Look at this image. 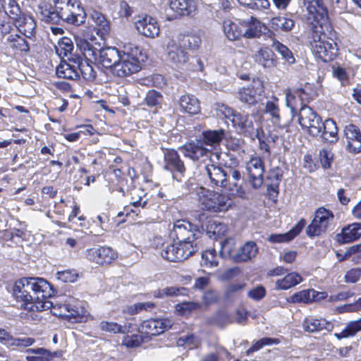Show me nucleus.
<instances>
[{
	"mask_svg": "<svg viewBox=\"0 0 361 361\" xmlns=\"http://www.w3.org/2000/svg\"><path fill=\"white\" fill-rule=\"evenodd\" d=\"M303 6L310 16L309 18H312L316 22L315 25L322 27L323 24L327 23L328 12L322 0H303Z\"/></svg>",
	"mask_w": 361,
	"mask_h": 361,
	"instance_id": "obj_18",
	"label": "nucleus"
},
{
	"mask_svg": "<svg viewBox=\"0 0 361 361\" xmlns=\"http://www.w3.org/2000/svg\"><path fill=\"white\" fill-rule=\"evenodd\" d=\"M99 328L103 331L112 334H126L129 331V326H121L116 322L102 321Z\"/></svg>",
	"mask_w": 361,
	"mask_h": 361,
	"instance_id": "obj_51",
	"label": "nucleus"
},
{
	"mask_svg": "<svg viewBox=\"0 0 361 361\" xmlns=\"http://www.w3.org/2000/svg\"><path fill=\"white\" fill-rule=\"evenodd\" d=\"M267 180L269 181L268 188L273 191H276L280 182L283 178V171L279 167H275L269 171L267 174Z\"/></svg>",
	"mask_w": 361,
	"mask_h": 361,
	"instance_id": "obj_50",
	"label": "nucleus"
},
{
	"mask_svg": "<svg viewBox=\"0 0 361 361\" xmlns=\"http://www.w3.org/2000/svg\"><path fill=\"white\" fill-rule=\"evenodd\" d=\"M85 255L90 261L101 265L110 264L117 258V253L110 247L87 249Z\"/></svg>",
	"mask_w": 361,
	"mask_h": 361,
	"instance_id": "obj_19",
	"label": "nucleus"
},
{
	"mask_svg": "<svg viewBox=\"0 0 361 361\" xmlns=\"http://www.w3.org/2000/svg\"><path fill=\"white\" fill-rule=\"evenodd\" d=\"M361 331V318L349 322L346 324L344 329L340 333L334 334V336L338 340L354 336L357 332Z\"/></svg>",
	"mask_w": 361,
	"mask_h": 361,
	"instance_id": "obj_46",
	"label": "nucleus"
},
{
	"mask_svg": "<svg viewBox=\"0 0 361 361\" xmlns=\"http://www.w3.org/2000/svg\"><path fill=\"white\" fill-rule=\"evenodd\" d=\"M258 252V247L255 242L247 241L238 250L235 256V262H244L254 258Z\"/></svg>",
	"mask_w": 361,
	"mask_h": 361,
	"instance_id": "obj_38",
	"label": "nucleus"
},
{
	"mask_svg": "<svg viewBox=\"0 0 361 361\" xmlns=\"http://www.w3.org/2000/svg\"><path fill=\"white\" fill-rule=\"evenodd\" d=\"M180 110L189 114H197L200 112V105L198 99L193 94H186L178 99Z\"/></svg>",
	"mask_w": 361,
	"mask_h": 361,
	"instance_id": "obj_31",
	"label": "nucleus"
},
{
	"mask_svg": "<svg viewBox=\"0 0 361 361\" xmlns=\"http://www.w3.org/2000/svg\"><path fill=\"white\" fill-rule=\"evenodd\" d=\"M223 28L226 37L231 41L238 39L243 36L242 27L230 19L224 21Z\"/></svg>",
	"mask_w": 361,
	"mask_h": 361,
	"instance_id": "obj_43",
	"label": "nucleus"
},
{
	"mask_svg": "<svg viewBox=\"0 0 361 361\" xmlns=\"http://www.w3.org/2000/svg\"><path fill=\"white\" fill-rule=\"evenodd\" d=\"M305 220L302 219L288 232L282 234H271L269 236L268 240L273 243H287L297 236L305 226Z\"/></svg>",
	"mask_w": 361,
	"mask_h": 361,
	"instance_id": "obj_35",
	"label": "nucleus"
},
{
	"mask_svg": "<svg viewBox=\"0 0 361 361\" xmlns=\"http://www.w3.org/2000/svg\"><path fill=\"white\" fill-rule=\"evenodd\" d=\"M200 307V305L194 302H183L176 305V310L182 315H188Z\"/></svg>",
	"mask_w": 361,
	"mask_h": 361,
	"instance_id": "obj_58",
	"label": "nucleus"
},
{
	"mask_svg": "<svg viewBox=\"0 0 361 361\" xmlns=\"http://www.w3.org/2000/svg\"><path fill=\"white\" fill-rule=\"evenodd\" d=\"M238 250L236 247L235 240L233 238H228L221 243L219 254L222 257L230 258L235 262V256L238 254Z\"/></svg>",
	"mask_w": 361,
	"mask_h": 361,
	"instance_id": "obj_41",
	"label": "nucleus"
},
{
	"mask_svg": "<svg viewBox=\"0 0 361 361\" xmlns=\"http://www.w3.org/2000/svg\"><path fill=\"white\" fill-rule=\"evenodd\" d=\"M122 52L116 47L102 48L97 63H101L106 68H110L112 72L114 66L119 61Z\"/></svg>",
	"mask_w": 361,
	"mask_h": 361,
	"instance_id": "obj_27",
	"label": "nucleus"
},
{
	"mask_svg": "<svg viewBox=\"0 0 361 361\" xmlns=\"http://www.w3.org/2000/svg\"><path fill=\"white\" fill-rule=\"evenodd\" d=\"M344 133L347 139V149L349 152L357 154L361 152V132L354 124L345 127Z\"/></svg>",
	"mask_w": 361,
	"mask_h": 361,
	"instance_id": "obj_24",
	"label": "nucleus"
},
{
	"mask_svg": "<svg viewBox=\"0 0 361 361\" xmlns=\"http://www.w3.org/2000/svg\"><path fill=\"white\" fill-rule=\"evenodd\" d=\"M27 352L35 354V355L27 356V361H50L54 357L50 351L43 348L29 349Z\"/></svg>",
	"mask_w": 361,
	"mask_h": 361,
	"instance_id": "obj_49",
	"label": "nucleus"
},
{
	"mask_svg": "<svg viewBox=\"0 0 361 361\" xmlns=\"http://www.w3.org/2000/svg\"><path fill=\"white\" fill-rule=\"evenodd\" d=\"M161 99V94L154 90H149L145 97V102L148 106H156L159 105Z\"/></svg>",
	"mask_w": 361,
	"mask_h": 361,
	"instance_id": "obj_64",
	"label": "nucleus"
},
{
	"mask_svg": "<svg viewBox=\"0 0 361 361\" xmlns=\"http://www.w3.org/2000/svg\"><path fill=\"white\" fill-rule=\"evenodd\" d=\"M302 329L308 333H317L323 330L331 331L334 325L324 318H316L313 316L305 317L302 322Z\"/></svg>",
	"mask_w": 361,
	"mask_h": 361,
	"instance_id": "obj_25",
	"label": "nucleus"
},
{
	"mask_svg": "<svg viewBox=\"0 0 361 361\" xmlns=\"http://www.w3.org/2000/svg\"><path fill=\"white\" fill-rule=\"evenodd\" d=\"M7 40L9 42L11 47L13 49H16L20 51L25 52H27L30 50L28 42L25 38L18 35H11L8 37Z\"/></svg>",
	"mask_w": 361,
	"mask_h": 361,
	"instance_id": "obj_53",
	"label": "nucleus"
},
{
	"mask_svg": "<svg viewBox=\"0 0 361 361\" xmlns=\"http://www.w3.org/2000/svg\"><path fill=\"white\" fill-rule=\"evenodd\" d=\"M171 9L180 16H190L196 10L193 0H169Z\"/></svg>",
	"mask_w": 361,
	"mask_h": 361,
	"instance_id": "obj_37",
	"label": "nucleus"
},
{
	"mask_svg": "<svg viewBox=\"0 0 361 361\" xmlns=\"http://www.w3.org/2000/svg\"><path fill=\"white\" fill-rule=\"evenodd\" d=\"M226 130L220 128L218 130H207L202 133V140H195L200 141L202 145L216 147L219 145L225 137ZM204 147V145H202Z\"/></svg>",
	"mask_w": 361,
	"mask_h": 361,
	"instance_id": "obj_36",
	"label": "nucleus"
},
{
	"mask_svg": "<svg viewBox=\"0 0 361 361\" xmlns=\"http://www.w3.org/2000/svg\"><path fill=\"white\" fill-rule=\"evenodd\" d=\"M187 290L185 288H177V287H166L161 290H159L156 294L157 298H164V296H178L180 295H185Z\"/></svg>",
	"mask_w": 361,
	"mask_h": 361,
	"instance_id": "obj_57",
	"label": "nucleus"
},
{
	"mask_svg": "<svg viewBox=\"0 0 361 361\" xmlns=\"http://www.w3.org/2000/svg\"><path fill=\"white\" fill-rule=\"evenodd\" d=\"M18 6L16 0H0V12L4 11L9 18L12 15H17Z\"/></svg>",
	"mask_w": 361,
	"mask_h": 361,
	"instance_id": "obj_55",
	"label": "nucleus"
},
{
	"mask_svg": "<svg viewBox=\"0 0 361 361\" xmlns=\"http://www.w3.org/2000/svg\"><path fill=\"white\" fill-rule=\"evenodd\" d=\"M233 127L235 131L244 136L248 137L252 140L258 136L259 128L255 127L252 119L247 114L238 113L231 119Z\"/></svg>",
	"mask_w": 361,
	"mask_h": 361,
	"instance_id": "obj_14",
	"label": "nucleus"
},
{
	"mask_svg": "<svg viewBox=\"0 0 361 361\" xmlns=\"http://www.w3.org/2000/svg\"><path fill=\"white\" fill-rule=\"evenodd\" d=\"M210 322L219 326H224L233 322L229 314L225 312H217L210 320Z\"/></svg>",
	"mask_w": 361,
	"mask_h": 361,
	"instance_id": "obj_60",
	"label": "nucleus"
},
{
	"mask_svg": "<svg viewBox=\"0 0 361 361\" xmlns=\"http://www.w3.org/2000/svg\"><path fill=\"white\" fill-rule=\"evenodd\" d=\"M319 28V25H312L308 42L315 55L323 61H331L336 55V44L332 39L326 40V35Z\"/></svg>",
	"mask_w": 361,
	"mask_h": 361,
	"instance_id": "obj_4",
	"label": "nucleus"
},
{
	"mask_svg": "<svg viewBox=\"0 0 361 361\" xmlns=\"http://www.w3.org/2000/svg\"><path fill=\"white\" fill-rule=\"evenodd\" d=\"M73 59L75 56L68 58V62L62 61L56 67V73L59 78L74 80L80 77L77 65L71 61Z\"/></svg>",
	"mask_w": 361,
	"mask_h": 361,
	"instance_id": "obj_29",
	"label": "nucleus"
},
{
	"mask_svg": "<svg viewBox=\"0 0 361 361\" xmlns=\"http://www.w3.org/2000/svg\"><path fill=\"white\" fill-rule=\"evenodd\" d=\"M90 16L92 21L94 23L97 34L102 38L107 36L110 32L111 25L105 16L97 11H92Z\"/></svg>",
	"mask_w": 361,
	"mask_h": 361,
	"instance_id": "obj_33",
	"label": "nucleus"
},
{
	"mask_svg": "<svg viewBox=\"0 0 361 361\" xmlns=\"http://www.w3.org/2000/svg\"><path fill=\"white\" fill-rule=\"evenodd\" d=\"M279 111L278 99L276 97H274L272 100H269L267 102L264 111L265 113L270 115L273 123L278 126L280 125L281 122Z\"/></svg>",
	"mask_w": 361,
	"mask_h": 361,
	"instance_id": "obj_48",
	"label": "nucleus"
},
{
	"mask_svg": "<svg viewBox=\"0 0 361 361\" xmlns=\"http://www.w3.org/2000/svg\"><path fill=\"white\" fill-rule=\"evenodd\" d=\"M16 27L19 32L27 38H32L35 32L36 23L34 19L29 16L25 15L18 6V12L16 16H11Z\"/></svg>",
	"mask_w": 361,
	"mask_h": 361,
	"instance_id": "obj_21",
	"label": "nucleus"
},
{
	"mask_svg": "<svg viewBox=\"0 0 361 361\" xmlns=\"http://www.w3.org/2000/svg\"><path fill=\"white\" fill-rule=\"evenodd\" d=\"M295 26V21L286 16L274 17L271 20V27L276 31L288 32Z\"/></svg>",
	"mask_w": 361,
	"mask_h": 361,
	"instance_id": "obj_45",
	"label": "nucleus"
},
{
	"mask_svg": "<svg viewBox=\"0 0 361 361\" xmlns=\"http://www.w3.org/2000/svg\"><path fill=\"white\" fill-rule=\"evenodd\" d=\"M318 137H320L324 142L331 144L336 143L338 140V128L336 122L331 118L322 121L321 133Z\"/></svg>",
	"mask_w": 361,
	"mask_h": 361,
	"instance_id": "obj_32",
	"label": "nucleus"
},
{
	"mask_svg": "<svg viewBox=\"0 0 361 361\" xmlns=\"http://www.w3.org/2000/svg\"><path fill=\"white\" fill-rule=\"evenodd\" d=\"M297 99L300 101V104L307 105L310 102V95L306 92L305 89L299 88L293 92V93L288 92L286 95V106L290 109L292 118L297 114Z\"/></svg>",
	"mask_w": 361,
	"mask_h": 361,
	"instance_id": "obj_26",
	"label": "nucleus"
},
{
	"mask_svg": "<svg viewBox=\"0 0 361 361\" xmlns=\"http://www.w3.org/2000/svg\"><path fill=\"white\" fill-rule=\"evenodd\" d=\"M319 295V293L314 289L303 290L293 294L288 301L293 303H310L316 300Z\"/></svg>",
	"mask_w": 361,
	"mask_h": 361,
	"instance_id": "obj_42",
	"label": "nucleus"
},
{
	"mask_svg": "<svg viewBox=\"0 0 361 361\" xmlns=\"http://www.w3.org/2000/svg\"><path fill=\"white\" fill-rule=\"evenodd\" d=\"M76 46L83 55L85 59L90 62L98 61L101 49L95 47L92 43L83 38L76 39Z\"/></svg>",
	"mask_w": 361,
	"mask_h": 361,
	"instance_id": "obj_28",
	"label": "nucleus"
},
{
	"mask_svg": "<svg viewBox=\"0 0 361 361\" xmlns=\"http://www.w3.org/2000/svg\"><path fill=\"white\" fill-rule=\"evenodd\" d=\"M199 202L205 210L212 212L227 211L232 202L224 195L200 187L197 190Z\"/></svg>",
	"mask_w": 361,
	"mask_h": 361,
	"instance_id": "obj_6",
	"label": "nucleus"
},
{
	"mask_svg": "<svg viewBox=\"0 0 361 361\" xmlns=\"http://www.w3.org/2000/svg\"><path fill=\"white\" fill-rule=\"evenodd\" d=\"M226 185L224 186L232 195L243 197L245 191L242 186L243 178L241 173L237 169H230L227 173Z\"/></svg>",
	"mask_w": 361,
	"mask_h": 361,
	"instance_id": "obj_23",
	"label": "nucleus"
},
{
	"mask_svg": "<svg viewBox=\"0 0 361 361\" xmlns=\"http://www.w3.org/2000/svg\"><path fill=\"white\" fill-rule=\"evenodd\" d=\"M71 61L77 65L79 74H81L84 79L91 81L95 78L96 72L90 65V61L83 59L80 56H75V59Z\"/></svg>",
	"mask_w": 361,
	"mask_h": 361,
	"instance_id": "obj_40",
	"label": "nucleus"
},
{
	"mask_svg": "<svg viewBox=\"0 0 361 361\" xmlns=\"http://www.w3.org/2000/svg\"><path fill=\"white\" fill-rule=\"evenodd\" d=\"M218 262L215 250H207L202 252L201 265L206 267L217 266Z\"/></svg>",
	"mask_w": 361,
	"mask_h": 361,
	"instance_id": "obj_56",
	"label": "nucleus"
},
{
	"mask_svg": "<svg viewBox=\"0 0 361 361\" xmlns=\"http://www.w3.org/2000/svg\"><path fill=\"white\" fill-rule=\"evenodd\" d=\"M32 291V305L25 304V310L30 312H42L51 307L56 308L57 303L48 300L54 294V290L50 283L42 278H28Z\"/></svg>",
	"mask_w": 361,
	"mask_h": 361,
	"instance_id": "obj_3",
	"label": "nucleus"
},
{
	"mask_svg": "<svg viewBox=\"0 0 361 361\" xmlns=\"http://www.w3.org/2000/svg\"><path fill=\"white\" fill-rule=\"evenodd\" d=\"M140 52L137 47L131 49L130 51L126 48L121 53L119 61L114 66L112 73L118 77L124 78L138 72L141 68L137 56Z\"/></svg>",
	"mask_w": 361,
	"mask_h": 361,
	"instance_id": "obj_7",
	"label": "nucleus"
},
{
	"mask_svg": "<svg viewBox=\"0 0 361 361\" xmlns=\"http://www.w3.org/2000/svg\"><path fill=\"white\" fill-rule=\"evenodd\" d=\"M255 61L264 68H274L277 65L275 54L269 48H261L254 55Z\"/></svg>",
	"mask_w": 361,
	"mask_h": 361,
	"instance_id": "obj_34",
	"label": "nucleus"
},
{
	"mask_svg": "<svg viewBox=\"0 0 361 361\" xmlns=\"http://www.w3.org/2000/svg\"><path fill=\"white\" fill-rule=\"evenodd\" d=\"M226 231V226L222 224H217L216 222H209V225L207 226V232L209 234V236L216 238L220 235H223L224 231Z\"/></svg>",
	"mask_w": 361,
	"mask_h": 361,
	"instance_id": "obj_61",
	"label": "nucleus"
},
{
	"mask_svg": "<svg viewBox=\"0 0 361 361\" xmlns=\"http://www.w3.org/2000/svg\"><path fill=\"white\" fill-rule=\"evenodd\" d=\"M164 169L169 171L173 180L182 182L186 172V167L175 149H166L164 153Z\"/></svg>",
	"mask_w": 361,
	"mask_h": 361,
	"instance_id": "obj_13",
	"label": "nucleus"
},
{
	"mask_svg": "<svg viewBox=\"0 0 361 361\" xmlns=\"http://www.w3.org/2000/svg\"><path fill=\"white\" fill-rule=\"evenodd\" d=\"M172 322L169 319H147L139 326V331L146 336H157L170 329Z\"/></svg>",
	"mask_w": 361,
	"mask_h": 361,
	"instance_id": "obj_17",
	"label": "nucleus"
},
{
	"mask_svg": "<svg viewBox=\"0 0 361 361\" xmlns=\"http://www.w3.org/2000/svg\"><path fill=\"white\" fill-rule=\"evenodd\" d=\"M201 42L197 35H180L169 39L165 48L167 61L176 68L183 67L189 61L190 52L197 51Z\"/></svg>",
	"mask_w": 361,
	"mask_h": 361,
	"instance_id": "obj_2",
	"label": "nucleus"
},
{
	"mask_svg": "<svg viewBox=\"0 0 361 361\" xmlns=\"http://www.w3.org/2000/svg\"><path fill=\"white\" fill-rule=\"evenodd\" d=\"M185 157L192 160L193 162L209 163L200 169V173L205 182L212 187L224 188L226 185L227 173L222 166L216 164L213 157L218 161L220 158V153L213 152L205 147H203L200 141H190L185 143L179 148Z\"/></svg>",
	"mask_w": 361,
	"mask_h": 361,
	"instance_id": "obj_1",
	"label": "nucleus"
},
{
	"mask_svg": "<svg viewBox=\"0 0 361 361\" xmlns=\"http://www.w3.org/2000/svg\"><path fill=\"white\" fill-rule=\"evenodd\" d=\"M78 273L75 270H64L57 271L56 278L64 283H73L78 279Z\"/></svg>",
	"mask_w": 361,
	"mask_h": 361,
	"instance_id": "obj_62",
	"label": "nucleus"
},
{
	"mask_svg": "<svg viewBox=\"0 0 361 361\" xmlns=\"http://www.w3.org/2000/svg\"><path fill=\"white\" fill-rule=\"evenodd\" d=\"M147 202V201L142 202V198H140L139 200L135 201L132 203L131 206H127L124 207L123 210L122 212H118V216H122L123 215H126V216H130V212L132 213H136V215H137V208L138 207H141L142 209L145 207Z\"/></svg>",
	"mask_w": 361,
	"mask_h": 361,
	"instance_id": "obj_63",
	"label": "nucleus"
},
{
	"mask_svg": "<svg viewBox=\"0 0 361 361\" xmlns=\"http://www.w3.org/2000/svg\"><path fill=\"white\" fill-rule=\"evenodd\" d=\"M73 49V44L69 38H63L59 42V46L56 47V53L60 56H67L68 54H71Z\"/></svg>",
	"mask_w": 361,
	"mask_h": 361,
	"instance_id": "obj_59",
	"label": "nucleus"
},
{
	"mask_svg": "<svg viewBox=\"0 0 361 361\" xmlns=\"http://www.w3.org/2000/svg\"><path fill=\"white\" fill-rule=\"evenodd\" d=\"M80 303L78 300L69 297L64 304L57 303L56 306L66 311L64 313H60L61 317L67 318L72 322H82L85 318L86 310Z\"/></svg>",
	"mask_w": 361,
	"mask_h": 361,
	"instance_id": "obj_15",
	"label": "nucleus"
},
{
	"mask_svg": "<svg viewBox=\"0 0 361 361\" xmlns=\"http://www.w3.org/2000/svg\"><path fill=\"white\" fill-rule=\"evenodd\" d=\"M236 97L242 103L249 106L262 104L266 98L262 80L259 78L253 79L250 84L238 89Z\"/></svg>",
	"mask_w": 361,
	"mask_h": 361,
	"instance_id": "obj_8",
	"label": "nucleus"
},
{
	"mask_svg": "<svg viewBox=\"0 0 361 361\" xmlns=\"http://www.w3.org/2000/svg\"><path fill=\"white\" fill-rule=\"evenodd\" d=\"M271 47L281 54L282 59L289 64H293L295 62V58L292 51L284 44L279 41H274Z\"/></svg>",
	"mask_w": 361,
	"mask_h": 361,
	"instance_id": "obj_52",
	"label": "nucleus"
},
{
	"mask_svg": "<svg viewBox=\"0 0 361 361\" xmlns=\"http://www.w3.org/2000/svg\"><path fill=\"white\" fill-rule=\"evenodd\" d=\"M361 237V224L354 223L342 229L341 233L336 235V240L340 243L353 242Z\"/></svg>",
	"mask_w": 361,
	"mask_h": 361,
	"instance_id": "obj_30",
	"label": "nucleus"
},
{
	"mask_svg": "<svg viewBox=\"0 0 361 361\" xmlns=\"http://www.w3.org/2000/svg\"><path fill=\"white\" fill-rule=\"evenodd\" d=\"M55 8L63 23L80 25L85 21V10L77 0H56Z\"/></svg>",
	"mask_w": 361,
	"mask_h": 361,
	"instance_id": "obj_5",
	"label": "nucleus"
},
{
	"mask_svg": "<svg viewBox=\"0 0 361 361\" xmlns=\"http://www.w3.org/2000/svg\"><path fill=\"white\" fill-rule=\"evenodd\" d=\"M179 346H185L189 349L197 348L200 344V340L194 334H188L180 337L177 341Z\"/></svg>",
	"mask_w": 361,
	"mask_h": 361,
	"instance_id": "obj_54",
	"label": "nucleus"
},
{
	"mask_svg": "<svg viewBox=\"0 0 361 361\" xmlns=\"http://www.w3.org/2000/svg\"><path fill=\"white\" fill-rule=\"evenodd\" d=\"M202 231L197 226L185 220H178L173 224L171 236L176 238L178 242L184 244H193V241L201 237Z\"/></svg>",
	"mask_w": 361,
	"mask_h": 361,
	"instance_id": "obj_10",
	"label": "nucleus"
},
{
	"mask_svg": "<svg viewBox=\"0 0 361 361\" xmlns=\"http://www.w3.org/2000/svg\"><path fill=\"white\" fill-rule=\"evenodd\" d=\"M39 18L45 23L52 25H61V22H63L55 7L54 9H42L39 13Z\"/></svg>",
	"mask_w": 361,
	"mask_h": 361,
	"instance_id": "obj_47",
	"label": "nucleus"
},
{
	"mask_svg": "<svg viewBox=\"0 0 361 361\" xmlns=\"http://www.w3.org/2000/svg\"><path fill=\"white\" fill-rule=\"evenodd\" d=\"M334 220V214L331 211L323 207L318 208L313 220L307 228V235L312 238L325 233Z\"/></svg>",
	"mask_w": 361,
	"mask_h": 361,
	"instance_id": "obj_11",
	"label": "nucleus"
},
{
	"mask_svg": "<svg viewBox=\"0 0 361 361\" xmlns=\"http://www.w3.org/2000/svg\"><path fill=\"white\" fill-rule=\"evenodd\" d=\"M241 27H246L243 31V36L247 39L259 37L262 32L261 23L252 16L247 20H243L240 23Z\"/></svg>",
	"mask_w": 361,
	"mask_h": 361,
	"instance_id": "obj_39",
	"label": "nucleus"
},
{
	"mask_svg": "<svg viewBox=\"0 0 361 361\" xmlns=\"http://www.w3.org/2000/svg\"><path fill=\"white\" fill-rule=\"evenodd\" d=\"M295 116L302 129L307 130L308 134L318 137L321 133L322 120L321 116L307 105H302Z\"/></svg>",
	"mask_w": 361,
	"mask_h": 361,
	"instance_id": "obj_9",
	"label": "nucleus"
},
{
	"mask_svg": "<svg viewBox=\"0 0 361 361\" xmlns=\"http://www.w3.org/2000/svg\"><path fill=\"white\" fill-rule=\"evenodd\" d=\"M246 170L248 174V180L255 189L259 188L264 180V167L262 159L255 157L250 159L246 164Z\"/></svg>",
	"mask_w": 361,
	"mask_h": 361,
	"instance_id": "obj_16",
	"label": "nucleus"
},
{
	"mask_svg": "<svg viewBox=\"0 0 361 361\" xmlns=\"http://www.w3.org/2000/svg\"><path fill=\"white\" fill-rule=\"evenodd\" d=\"M302 281V278L299 274L292 272L288 274L283 279L277 280L276 287L277 289L287 290L299 284Z\"/></svg>",
	"mask_w": 361,
	"mask_h": 361,
	"instance_id": "obj_44",
	"label": "nucleus"
},
{
	"mask_svg": "<svg viewBox=\"0 0 361 361\" xmlns=\"http://www.w3.org/2000/svg\"><path fill=\"white\" fill-rule=\"evenodd\" d=\"M135 25L137 32L147 37L154 38L160 32L157 21L149 16H139L135 22Z\"/></svg>",
	"mask_w": 361,
	"mask_h": 361,
	"instance_id": "obj_20",
	"label": "nucleus"
},
{
	"mask_svg": "<svg viewBox=\"0 0 361 361\" xmlns=\"http://www.w3.org/2000/svg\"><path fill=\"white\" fill-rule=\"evenodd\" d=\"M197 245L193 244H168L161 250V255L163 258L170 262H181L188 259L196 251Z\"/></svg>",
	"mask_w": 361,
	"mask_h": 361,
	"instance_id": "obj_12",
	"label": "nucleus"
},
{
	"mask_svg": "<svg viewBox=\"0 0 361 361\" xmlns=\"http://www.w3.org/2000/svg\"><path fill=\"white\" fill-rule=\"evenodd\" d=\"M13 295L17 301L23 302L21 308L25 309V304L32 305V291L28 278H23L16 281L13 288Z\"/></svg>",
	"mask_w": 361,
	"mask_h": 361,
	"instance_id": "obj_22",
	"label": "nucleus"
}]
</instances>
